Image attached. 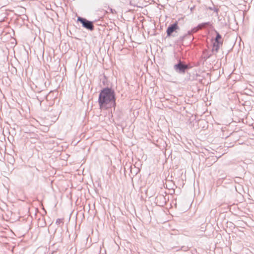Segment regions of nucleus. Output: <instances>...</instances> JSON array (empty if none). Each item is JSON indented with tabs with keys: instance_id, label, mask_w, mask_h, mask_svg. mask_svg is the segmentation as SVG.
Segmentation results:
<instances>
[{
	"instance_id": "7ed1b4c3",
	"label": "nucleus",
	"mask_w": 254,
	"mask_h": 254,
	"mask_svg": "<svg viewBox=\"0 0 254 254\" xmlns=\"http://www.w3.org/2000/svg\"><path fill=\"white\" fill-rule=\"evenodd\" d=\"M186 67L185 62L181 60H179L173 67L174 70L180 74H184L186 73L185 68Z\"/></svg>"
},
{
	"instance_id": "ddd939ff",
	"label": "nucleus",
	"mask_w": 254,
	"mask_h": 254,
	"mask_svg": "<svg viewBox=\"0 0 254 254\" xmlns=\"http://www.w3.org/2000/svg\"><path fill=\"white\" fill-rule=\"evenodd\" d=\"M109 9H110L111 12L112 13H114L116 12L115 10L112 9V8L109 7Z\"/></svg>"
},
{
	"instance_id": "4468645a",
	"label": "nucleus",
	"mask_w": 254,
	"mask_h": 254,
	"mask_svg": "<svg viewBox=\"0 0 254 254\" xmlns=\"http://www.w3.org/2000/svg\"><path fill=\"white\" fill-rule=\"evenodd\" d=\"M157 199H165V197L163 195H160L159 196H158L157 197Z\"/></svg>"
},
{
	"instance_id": "f257e3e1",
	"label": "nucleus",
	"mask_w": 254,
	"mask_h": 254,
	"mask_svg": "<svg viewBox=\"0 0 254 254\" xmlns=\"http://www.w3.org/2000/svg\"><path fill=\"white\" fill-rule=\"evenodd\" d=\"M116 100L115 92L112 88H103L99 95L98 103L100 108H103L110 103L114 106H115Z\"/></svg>"
},
{
	"instance_id": "9d476101",
	"label": "nucleus",
	"mask_w": 254,
	"mask_h": 254,
	"mask_svg": "<svg viewBox=\"0 0 254 254\" xmlns=\"http://www.w3.org/2000/svg\"><path fill=\"white\" fill-rule=\"evenodd\" d=\"M203 55H204V59H205V60H207V59L209 58L212 55L211 54H205V52H203Z\"/></svg>"
},
{
	"instance_id": "1a4fd4ad",
	"label": "nucleus",
	"mask_w": 254,
	"mask_h": 254,
	"mask_svg": "<svg viewBox=\"0 0 254 254\" xmlns=\"http://www.w3.org/2000/svg\"><path fill=\"white\" fill-rule=\"evenodd\" d=\"M209 9H210V10H214V11L216 13L217 15H218V11H219V9L218 8H216V7L212 8L211 7H209Z\"/></svg>"
},
{
	"instance_id": "f8f14e48",
	"label": "nucleus",
	"mask_w": 254,
	"mask_h": 254,
	"mask_svg": "<svg viewBox=\"0 0 254 254\" xmlns=\"http://www.w3.org/2000/svg\"><path fill=\"white\" fill-rule=\"evenodd\" d=\"M186 65L187 67L185 68V71H186L188 69H189L192 67V66L190 64H186Z\"/></svg>"
},
{
	"instance_id": "0eeeda50",
	"label": "nucleus",
	"mask_w": 254,
	"mask_h": 254,
	"mask_svg": "<svg viewBox=\"0 0 254 254\" xmlns=\"http://www.w3.org/2000/svg\"><path fill=\"white\" fill-rule=\"evenodd\" d=\"M211 24L210 22H204L199 24L197 26L192 28L190 30L188 31V32H190V35L192 36L193 33H195L198 31L199 29H201L205 26H210Z\"/></svg>"
},
{
	"instance_id": "39448f33",
	"label": "nucleus",
	"mask_w": 254,
	"mask_h": 254,
	"mask_svg": "<svg viewBox=\"0 0 254 254\" xmlns=\"http://www.w3.org/2000/svg\"><path fill=\"white\" fill-rule=\"evenodd\" d=\"M180 29L178 22H176L172 24H170L167 29V37H170L172 35L174 32H177V30Z\"/></svg>"
},
{
	"instance_id": "20e7f679",
	"label": "nucleus",
	"mask_w": 254,
	"mask_h": 254,
	"mask_svg": "<svg viewBox=\"0 0 254 254\" xmlns=\"http://www.w3.org/2000/svg\"><path fill=\"white\" fill-rule=\"evenodd\" d=\"M77 21L80 22L82 24V26L88 30L92 31L94 29L93 22L89 21L85 18L78 17Z\"/></svg>"
},
{
	"instance_id": "f03ea898",
	"label": "nucleus",
	"mask_w": 254,
	"mask_h": 254,
	"mask_svg": "<svg viewBox=\"0 0 254 254\" xmlns=\"http://www.w3.org/2000/svg\"><path fill=\"white\" fill-rule=\"evenodd\" d=\"M216 37L214 39V42L213 43V47L212 49V52L217 53L219 51L220 46L223 44V40L222 39V36L219 33L215 31Z\"/></svg>"
},
{
	"instance_id": "6e6552de",
	"label": "nucleus",
	"mask_w": 254,
	"mask_h": 254,
	"mask_svg": "<svg viewBox=\"0 0 254 254\" xmlns=\"http://www.w3.org/2000/svg\"><path fill=\"white\" fill-rule=\"evenodd\" d=\"M130 173L132 175V176L134 177L135 175H136L137 174V172L133 173L132 170L133 169L138 170V169H136L135 166H134L133 167L130 166Z\"/></svg>"
},
{
	"instance_id": "9b49d317",
	"label": "nucleus",
	"mask_w": 254,
	"mask_h": 254,
	"mask_svg": "<svg viewBox=\"0 0 254 254\" xmlns=\"http://www.w3.org/2000/svg\"><path fill=\"white\" fill-rule=\"evenodd\" d=\"M56 223L57 225H59L60 223H64L63 219H57Z\"/></svg>"
},
{
	"instance_id": "423d86ee",
	"label": "nucleus",
	"mask_w": 254,
	"mask_h": 254,
	"mask_svg": "<svg viewBox=\"0 0 254 254\" xmlns=\"http://www.w3.org/2000/svg\"><path fill=\"white\" fill-rule=\"evenodd\" d=\"M193 38L192 36L190 35V32H188L187 33L184 34L183 35L180 36L177 40V43L181 44L187 40L190 41L191 42L193 40Z\"/></svg>"
}]
</instances>
